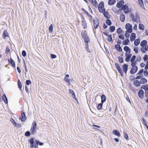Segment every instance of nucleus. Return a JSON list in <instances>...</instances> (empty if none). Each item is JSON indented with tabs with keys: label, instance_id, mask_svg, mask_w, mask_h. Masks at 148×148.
I'll return each instance as SVG.
<instances>
[{
	"label": "nucleus",
	"instance_id": "1",
	"mask_svg": "<svg viewBox=\"0 0 148 148\" xmlns=\"http://www.w3.org/2000/svg\"><path fill=\"white\" fill-rule=\"evenodd\" d=\"M29 142L30 144V148H36L37 147H38L39 143V141L38 140L34 141L33 138L29 140Z\"/></svg>",
	"mask_w": 148,
	"mask_h": 148
},
{
	"label": "nucleus",
	"instance_id": "2",
	"mask_svg": "<svg viewBox=\"0 0 148 148\" xmlns=\"http://www.w3.org/2000/svg\"><path fill=\"white\" fill-rule=\"evenodd\" d=\"M132 20L135 22L139 20V16L138 13L136 12L134 14L131 13L130 16Z\"/></svg>",
	"mask_w": 148,
	"mask_h": 148
},
{
	"label": "nucleus",
	"instance_id": "3",
	"mask_svg": "<svg viewBox=\"0 0 148 148\" xmlns=\"http://www.w3.org/2000/svg\"><path fill=\"white\" fill-rule=\"evenodd\" d=\"M37 129L36 127V123L34 121L32 124L30 131L32 134H34L36 133V131Z\"/></svg>",
	"mask_w": 148,
	"mask_h": 148
},
{
	"label": "nucleus",
	"instance_id": "4",
	"mask_svg": "<svg viewBox=\"0 0 148 148\" xmlns=\"http://www.w3.org/2000/svg\"><path fill=\"white\" fill-rule=\"evenodd\" d=\"M125 28L127 29V32L129 33H131L132 31V26L130 23H127L125 25Z\"/></svg>",
	"mask_w": 148,
	"mask_h": 148
},
{
	"label": "nucleus",
	"instance_id": "5",
	"mask_svg": "<svg viewBox=\"0 0 148 148\" xmlns=\"http://www.w3.org/2000/svg\"><path fill=\"white\" fill-rule=\"evenodd\" d=\"M104 3L103 1L101 2L99 5V10L100 12H103L105 11V9H104Z\"/></svg>",
	"mask_w": 148,
	"mask_h": 148
},
{
	"label": "nucleus",
	"instance_id": "6",
	"mask_svg": "<svg viewBox=\"0 0 148 148\" xmlns=\"http://www.w3.org/2000/svg\"><path fill=\"white\" fill-rule=\"evenodd\" d=\"M19 119L22 121H25L26 119V118L25 116V113L22 112L21 113V116Z\"/></svg>",
	"mask_w": 148,
	"mask_h": 148
},
{
	"label": "nucleus",
	"instance_id": "7",
	"mask_svg": "<svg viewBox=\"0 0 148 148\" xmlns=\"http://www.w3.org/2000/svg\"><path fill=\"white\" fill-rule=\"evenodd\" d=\"M138 70V67L137 66H133L131 68L130 73H131L133 74L136 73Z\"/></svg>",
	"mask_w": 148,
	"mask_h": 148
},
{
	"label": "nucleus",
	"instance_id": "8",
	"mask_svg": "<svg viewBox=\"0 0 148 148\" xmlns=\"http://www.w3.org/2000/svg\"><path fill=\"white\" fill-rule=\"evenodd\" d=\"M93 26L95 29H97L98 26L99 21L97 19H95L93 20Z\"/></svg>",
	"mask_w": 148,
	"mask_h": 148
},
{
	"label": "nucleus",
	"instance_id": "9",
	"mask_svg": "<svg viewBox=\"0 0 148 148\" xmlns=\"http://www.w3.org/2000/svg\"><path fill=\"white\" fill-rule=\"evenodd\" d=\"M125 56L126 58L125 59V60L126 62H129L130 59L131 57L132 56V54L130 53H128L127 52H125Z\"/></svg>",
	"mask_w": 148,
	"mask_h": 148
},
{
	"label": "nucleus",
	"instance_id": "10",
	"mask_svg": "<svg viewBox=\"0 0 148 148\" xmlns=\"http://www.w3.org/2000/svg\"><path fill=\"white\" fill-rule=\"evenodd\" d=\"M115 66H116L117 69L118 71V72L122 76H123V73L122 72V71L121 69V68L120 67V66L119 65V64H115Z\"/></svg>",
	"mask_w": 148,
	"mask_h": 148
},
{
	"label": "nucleus",
	"instance_id": "11",
	"mask_svg": "<svg viewBox=\"0 0 148 148\" xmlns=\"http://www.w3.org/2000/svg\"><path fill=\"white\" fill-rule=\"evenodd\" d=\"M82 25L84 29H86L87 27V25L84 18L82 17Z\"/></svg>",
	"mask_w": 148,
	"mask_h": 148
},
{
	"label": "nucleus",
	"instance_id": "12",
	"mask_svg": "<svg viewBox=\"0 0 148 148\" xmlns=\"http://www.w3.org/2000/svg\"><path fill=\"white\" fill-rule=\"evenodd\" d=\"M124 4V1L123 0L119 1L117 4L116 6L118 8H120L123 6Z\"/></svg>",
	"mask_w": 148,
	"mask_h": 148
},
{
	"label": "nucleus",
	"instance_id": "13",
	"mask_svg": "<svg viewBox=\"0 0 148 148\" xmlns=\"http://www.w3.org/2000/svg\"><path fill=\"white\" fill-rule=\"evenodd\" d=\"M139 97L141 99H142L143 97L144 92L142 90H140L138 92Z\"/></svg>",
	"mask_w": 148,
	"mask_h": 148
},
{
	"label": "nucleus",
	"instance_id": "14",
	"mask_svg": "<svg viewBox=\"0 0 148 148\" xmlns=\"http://www.w3.org/2000/svg\"><path fill=\"white\" fill-rule=\"evenodd\" d=\"M112 134L118 137H120L121 136L120 134L117 130H114L112 132Z\"/></svg>",
	"mask_w": 148,
	"mask_h": 148
},
{
	"label": "nucleus",
	"instance_id": "15",
	"mask_svg": "<svg viewBox=\"0 0 148 148\" xmlns=\"http://www.w3.org/2000/svg\"><path fill=\"white\" fill-rule=\"evenodd\" d=\"M124 50L126 52H127L128 53H131V49L129 47L127 46H125L123 48Z\"/></svg>",
	"mask_w": 148,
	"mask_h": 148
},
{
	"label": "nucleus",
	"instance_id": "16",
	"mask_svg": "<svg viewBox=\"0 0 148 148\" xmlns=\"http://www.w3.org/2000/svg\"><path fill=\"white\" fill-rule=\"evenodd\" d=\"M123 72L126 74L128 70V65L126 64H124L123 65Z\"/></svg>",
	"mask_w": 148,
	"mask_h": 148
},
{
	"label": "nucleus",
	"instance_id": "17",
	"mask_svg": "<svg viewBox=\"0 0 148 148\" xmlns=\"http://www.w3.org/2000/svg\"><path fill=\"white\" fill-rule=\"evenodd\" d=\"M8 61L11 65L12 67H15V64L14 61L11 58H10L8 60Z\"/></svg>",
	"mask_w": 148,
	"mask_h": 148
},
{
	"label": "nucleus",
	"instance_id": "18",
	"mask_svg": "<svg viewBox=\"0 0 148 148\" xmlns=\"http://www.w3.org/2000/svg\"><path fill=\"white\" fill-rule=\"evenodd\" d=\"M140 82L137 80H135L134 82V84L135 86L139 87L140 86Z\"/></svg>",
	"mask_w": 148,
	"mask_h": 148
},
{
	"label": "nucleus",
	"instance_id": "19",
	"mask_svg": "<svg viewBox=\"0 0 148 148\" xmlns=\"http://www.w3.org/2000/svg\"><path fill=\"white\" fill-rule=\"evenodd\" d=\"M136 38V34L134 33L131 34L130 36V40L131 41H133Z\"/></svg>",
	"mask_w": 148,
	"mask_h": 148
},
{
	"label": "nucleus",
	"instance_id": "20",
	"mask_svg": "<svg viewBox=\"0 0 148 148\" xmlns=\"http://www.w3.org/2000/svg\"><path fill=\"white\" fill-rule=\"evenodd\" d=\"M120 18L121 21L123 22L125 21V16L123 14H121L120 16Z\"/></svg>",
	"mask_w": 148,
	"mask_h": 148
},
{
	"label": "nucleus",
	"instance_id": "21",
	"mask_svg": "<svg viewBox=\"0 0 148 148\" xmlns=\"http://www.w3.org/2000/svg\"><path fill=\"white\" fill-rule=\"evenodd\" d=\"M81 35L82 38L88 37L86 30L82 31L81 32Z\"/></svg>",
	"mask_w": 148,
	"mask_h": 148
},
{
	"label": "nucleus",
	"instance_id": "22",
	"mask_svg": "<svg viewBox=\"0 0 148 148\" xmlns=\"http://www.w3.org/2000/svg\"><path fill=\"white\" fill-rule=\"evenodd\" d=\"M69 92L70 93L72 94L73 97L74 99H75L76 100H77V99L75 97V95L73 91L71 89H69Z\"/></svg>",
	"mask_w": 148,
	"mask_h": 148
},
{
	"label": "nucleus",
	"instance_id": "23",
	"mask_svg": "<svg viewBox=\"0 0 148 148\" xmlns=\"http://www.w3.org/2000/svg\"><path fill=\"white\" fill-rule=\"evenodd\" d=\"M85 43V49L86 50L88 53L91 52V50L88 47V43Z\"/></svg>",
	"mask_w": 148,
	"mask_h": 148
},
{
	"label": "nucleus",
	"instance_id": "24",
	"mask_svg": "<svg viewBox=\"0 0 148 148\" xmlns=\"http://www.w3.org/2000/svg\"><path fill=\"white\" fill-rule=\"evenodd\" d=\"M3 38L4 39H5V38L7 37L8 36V34L6 30H5L4 31L3 34Z\"/></svg>",
	"mask_w": 148,
	"mask_h": 148
},
{
	"label": "nucleus",
	"instance_id": "25",
	"mask_svg": "<svg viewBox=\"0 0 148 148\" xmlns=\"http://www.w3.org/2000/svg\"><path fill=\"white\" fill-rule=\"evenodd\" d=\"M115 47L116 49V50L119 52H121L122 51V49L120 45H115Z\"/></svg>",
	"mask_w": 148,
	"mask_h": 148
},
{
	"label": "nucleus",
	"instance_id": "26",
	"mask_svg": "<svg viewBox=\"0 0 148 148\" xmlns=\"http://www.w3.org/2000/svg\"><path fill=\"white\" fill-rule=\"evenodd\" d=\"M2 99L4 102L7 104L8 103V99L7 97L5 94H4L3 95Z\"/></svg>",
	"mask_w": 148,
	"mask_h": 148
},
{
	"label": "nucleus",
	"instance_id": "27",
	"mask_svg": "<svg viewBox=\"0 0 148 148\" xmlns=\"http://www.w3.org/2000/svg\"><path fill=\"white\" fill-rule=\"evenodd\" d=\"M116 3V0H109L108 2V5H111L114 4Z\"/></svg>",
	"mask_w": 148,
	"mask_h": 148
},
{
	"label": "nucleus",
	"instance_id": "28",
	"mask_svg": "<svg viewBox=\"0 0 148 148\" xmlns=\"http://www.w3.org/2000/svg\"><path fill=\"white\" fill-rule=\"evenodd\" d=\"M147 43V42L146 40H143L141 42L140 45L141 47H143L146 45Z\"/></svg>",
	"mask_w": 148,
	"mask_h": 148
},
{
	"label": "nucleus",
	"instance_id": "29",
	"mask_svg": "<svg viewBox=\"0 0 148 148\" xmlns=\"http://www.w3.org/2000/svg\"><path fill=\"white\" fill-rule=\"evenodd\" d=\"M140 84H144L147 82V80L145 78H142L140 80Z\"/></svg>",
	"mask_w": 148,
	"mask_h": 148
},
{
	"label": "nucleus",
	"instance_id": "30",
	"mask_svg": "<svg viewBox=\"0 0 148 148\" xmlns=\"http://www.w3.org/2000/svg\"><path fill=\"white\" fill-rule=\"evenodd\" d=\"M101 102L103 103L106 101V98L105 95H102L101 96Z\"/></svg>",
	"mask_w": 148,
	"mask_h": 148
},
{
	"label": "nucleus",
	"instance_id": "31",
	"mask_svg": "<svg viewBox=\"0 0 148 148\" xmlns=\"http://www.w3.org/2000/svg\"><path fill=\"white\" fill-rule=\"evenodd\" d=\"M140 43V40L138 39H136L134 41V45L136 46H138Z\"/></svg>",
	"mask_w": 148,
	"mask_h": 148
},
{
	"label": "nucleus",
	"instance_id": "32",
	"mask_svg": "<svg viewBox=\"0 0 148 148\" xmlns=\"http://www.w3.org/2000/svg\"><path fill=\"white\" fill-rule=\"evenodd\" d=\"M129 42V40L127 38L126 40H124L123 41V44L124 45H128Z\"/></svg>",
	"mask_w": 148,
	"mask_h": 148
},
{
	"label": "nucleus",
	"instance_id": "33",
	"mask_svg": "<svg viewBox=\"0 0 148 148\" xmlns=\"http://www.w3.org/2000/svg\"><path fill=\"white\" fill-rule=\"evenodd\" d=\"M90 1L92 4L95 6L97 5V3L96 0H89Z\"/></svg>",
	"mask_w": 148,
	"mask_h": 148
},
{
	"label": "nucleus",
	"instance_id": "34",
	"mask_svg": "<svg viewBox=\"0 0 148 148\" xmlns=\"http://www.w3.org/2000/svg\"><path fill=\"white\" fill-rule=\"evenodd\" d=\"M142 88L144 89L145 90V92L146 91H148V84L143 85Z\"/></svg>",
	"mask_w": 148,
	"mask_h": 148
},
{
	"label": "nucleus",
	"instance_id": "35",
	"mask_svg": "<svg viewBox=\"0 0 148 148\" xmlns=\"http://www.w3.org/2000/svg\"><path fill=\"white\" fill-rule=\"evenodd\" d=\"M104 16L107 18H109V16L108 14V13L105 12V11H104L103 12Z\"/></svg>",
	"mask_w": 148,
	"mask_h": 148
},
{
	"label": "nucleus",
	"instance_id": "36",
	"mask_svg": "<svg viewBox=\"0 0 148 148\" xmlns=\"http://www.w3.org/2000/svg\"><path fill=\"white\" fill-rule=\"evenodd\" d=\"M115 27L114 26H111L110 27V31L111 32H113L115 30Z\"/></svg>",
	"mask_w": 148,
	"mask_h": 148
},
{
	"label": "nucleus",
	"instance_id": "37",
	"mask_svg": "<svg viewBox=\"0 0 148 148\" xmlns=\"http://www.w3.org/2000/svg\"><path fill=\"white\" fill-rule=\"evenodd\" d=\"M139 29L141 30H144L145 27L142 24H139Z\"/></svg>",
	"mask_w": 148,
	"mask_h": 148
},
{
	"label": "nucleus",
	"instance_id": "38",
	"mask_svg": "<svg viewBox=\"0 0 148 148\" xmlns=\"http://www.w3.org/2000/svg\"><path fill=\"white\" fill-rule=\"evenodd\" d=\"M83 39L84 40L85 43H88L90 42V40L88 37L84 38Z\"/></svg>",
	"mask_w": 148,
	"mask_h": 148
},
{
	"label": "nucleus",
	"instance_id": "39",
	"mask_svg": "<svg viewBox=\"0 0 148 148\" xmlns=\"http://www.w3.org/2000/svg\"><path fill=\"white\" fill-rule=\"evenodd\" d=\"M53 25L52 24L51 25L49 28V31L50 32H52L53 31Z\"/></svg>",
	"mask_w": 148,
	"mask_h": 148
},
{
	"label": "nucleus",
	"instance_id": "40",
	"mask_svg": "<svg viewBox=\"0 0 148 148\" xmlns=\"http://www.w3.org/2000/svg\"><path fill=\"white\" fill-rule=\"evenodd\" d=\"M128 8V6L127 4H125L123 5L121 7L122 10H125L127 9Z\"/></svg>",
	"mask_w": 148,
	"mask_h": 148
},
{
	"label": "nucleus",
	"instance_id": "41",
	"mask_svg": "<svg viewBox=\"0 0 148 148\" xmlns=\"http://www.w3.org/2000/svg\"><path fill=\"white\" fill-rule=\"evenodd\" d=\"M124 136L125 138L127 140H129L128 138V136L126 132H124Z\"/></svg>",
	"mask_w": 148,
	"mask_h": 148
},
{
	"label": "nucleus",
	"instance_id": "42",
	"mask_svg": "<svg viewBox=\"0 0 148 148\" xmlns=\"http://www.w3.org/2000/svg\"><path fill=\"white\" fill-rule=\"evenodd\" d=\"M107 39L109 42L112 41V35H109L107 38Z\"/></svg>",
	"mask_w": 148,
	"mask_h": 148
},
{
	"label": "nucleus",
	"instance_id": "43",
	"mask_svg": "<svg viewBox=\"0 0 148 148\" xmlns=\"http://www.w3.org/2000/svg\"><path fill=\"white\" fill-rule=\"evenodd\" d=\"M102 103H100L98 105L97 108L98 110H101L102 108Z\"/></svg>",
	"mask_w": 148,
	"mask_h": 148
},
{
	"label": "nucleus",
	"instance_id": "44",
	"mask_svg": "<svg viewBox=\"0 0 148 148\" xmlns=\"http://www.w3.org/2000/svg\"><path fill=\"white\" fill-rule=\"evenodd\" d=\"M64 80L68 83L69 84H70V79L68 77H65L64 78Z\"/></svg>",
	"mask_w": 148,
	"mask_h": 148
},
{
	"label": "nucleus",
	"instance_id": "45",
	"mask_svg": "<svg viewBox=\"0 0 148 148\" xmlns=\"http://www.w3.org/2000/svg\"><path fill=\"white\" fill-rule=\"evenodd\" d=\"M106 23L109 25H110L111 24V21L109 19L107 20L106 22Z\"/></svg>",
	"mask_w": 148,
	"mask_h": 148
},
{
	"label": "nucleus",
	"instance_id": "46",
	"mask_svg": "<svg viewBox=\"0 0 148 148\" xmlns=\"http://www.w3.org/2000/svg\"><path fill=\"white\" fill-rule=\"evenodd\" d=\"M122 30L120 28H119L116 30L117 33L118 34H121L122 33Z\"/></svg>",
	"mask_w": 148,
	"mask_h": 148
},
{
	"label": "nucleus",
	"instance_id": "47",
	"mask_svg": "<svg viewBox=\"0 0 148 148\" xmlns=\"http://www.w3.org/2000/svg\"><path fill=\"white\" fill-rule=\"evenodd\" d=\"M136 58V56L135 55H133L132 56L131 59L130 60V61L131 62H134V60H135Z\"/></svg>",
	"mask_w": 148,
	"mask_h": 148
},
{
	"label": "nucleus",
	"instance_id": "48",
	"mask_svg": "<svg viewBox=\"0 0 148 148\" xmlns=\"http://www.w3.org/2000/svg\"><path fill=\"white\" fill-rule=\"evenodd\" d=\"M18 86L19 88L21 89L22 87V85L21 81L19 79L18 80Z\"/></svg>",
	"mask_w": 148,
	"mask_h": 148
},
{
	"label": "nucleus",
	"instance_id": "49",
	"mask_svg": "<svg viewBox=\"0 0 148 148\" xmlns=\"http://www.w3.org/2000/svg\"><path fill=\"white\" fill-rule=\"evenodd\" d=\"M138 2L141 6L143 7L144 6L143 2L142 0H138Z\"/></svg>",
	"mask_w": 148,
	"mask_h": 148
},
{
	"label": "nucleus",
	"instance_id": "50",
	"mask_svg": "<svg viewBox=\"0 0 148 148\" xmlns=\"http://www.w3.org/2000/svg\"><path fill=\"white\" fill-rule=\"evenodd\" d=\"M30 132L27 131L25 132V135L27 136H30Z\"/></svg>",
	"mask_w": 148,
	"mask_h": 148
},
{
	"label": "nucleus",
	"instance_id": "51",
	"mask_svg": "<svg viewBox=\"0 0 148 148\" xmlns=\"http://www.w3.org/2000/svg\"><path fill=\"white\" fill-rule=\"evenodd\" d=\"M10 121L13 123V124L15 125H16V124L15 121H14V120L12 118H11L10 119Z\"/></svg>",
	"mask_w": 148,
	"mask_h": 148
},
{
	"label": "nucleus",
	"instance_id": "52",
	"mask_svg": "<svg viewBox=\"0 0 148 148\" xmlns=\"http://www.w3.org/2000/svg\"><path fill=\"white\" fill-rule=\"evenodd\" d=\"M143 59L145 61H147L148 60V55H145L143 58Z\"/></svg>",
	"mask_w": 148,
	"mask_h": 148
},
{
	"label": "nucleus",
	"instance_id": "53",
	"mask_svg": "<svg viewBox=\"0 0 148 148\" xmlns=\"http://www.w3.org/2000/svg\"><path fill=\"white\" fill-rule=\"evenodd\" d=\"M138 76L136 77L135 79H141L142 77V76L140 74L139 75H137Z\"/></svg>",
	"mask_w": 148,
	"mask_h": 148
},
{
	"label": "nucleus",
	"instance_id": "54",
	"mask_svg": "<svg viewBox=\"0 0 148 148\" xmlns=\"http://www.w3.org/2000/svg\"><path fill=\"white\" fill-rule=\"evenodd\" d=\"M119 38L121 39V40H123L124 38V37L123 34H121L119 36Z\"/></svg>",
	"mask_w": 148,
	"mask_h": 148
},
{
	"label": "nucleus",
	"instance_id": "55",
	"mask_svg": "<svg viewBox=\"0 0 148 148\" xmlns=\"http://www.w3.org/2000/svg\"><path fill=\"white\" fill-rule=\"evenodd\" d=\"M22 56L24 57H25L26 56V52L25 51H22Z\"/></svg>",
	"mask_w": 148,
	"mask_h": 148
},
{
	"label": "nucleus",
	"instance_id": "56",
	"mask_svg": "<svg viewBox=\"0 0 148 148\" xmlns=\"http://www.w3.org/2000/svg\"><path fill=\"white\" fill-rule=\"evenodd\" d=\"M128 33V32H127V31H126L125 36L127 38H129L130 36V34Z\"/></svg>",
	"mask_w": 148,
	"mask_h": 148
},
{
	"label": "nucleus",
	"instance_id": "57",
	"mask_svg": "<svg viewBox=\"0 0 148 148\" xmlns=\"http://www.w3.org/2000/svg\"><path fill=\"white\" fill-rule=\"evenodd\" d=\"M31 83V82L30 80H27L26 81V84L27 85H29Z\"/></svg>",
	"mask_w": 148,
	"mask_h": 148
},
{
	"label": "nucleus",
	"instance_id": "58",
	"mask_svg": "<svg viewBox=\"0 0 148 148\" xmlns=\"http://www.w3.org/2000/svg\"><path fill=\"white\" fill-rule=\"evenodd\" d=\"M134 51L136 53H137L138 52V48L136 47H134Z\"/></svg>",
	"mask_w": 148,
	"mask_h": 148
},
{
	"label": "nucleus",
	"instance_id": "59",
	"mask_svg": "<svg viewBox=\"0 0 148 148\" xmlns=\"http://www.w3.org/2000/svg\"><path fill=\"white\" fill-rule=\"evenodd\" d=\"M143 69H141L140 71H139L138 73L137 74V75H141V74L143 73Z\"/></svg>",
	"mask_w": 148,
	"mask_h": 148
},
{
	"label": "nucleus",
	"instance_id": "60",
	"mask_svg": "<svg viewBox=\"0 0 148 148\" xmlns=\"http://www.w3.org/2000/svg\"><path fill=\"white\" fill-rule=\"evenodd\" d=\"M119 60L120 62L121 63H122L123 62V58L121 57H119Z\"/></svg>",
	"mask_w": 148,
	"mask_h": 148
},
{
	"label": "nucleus",
	"instance_id": "61",
	"mask_svg": "<svg viewBox=\"0 0 148 148\" xmlns=\"http://www.w3.org/2000/svg\"><path fill=\"white\" fill-rule=\"evenodd\" d=\"M93 126L94 127V129H97L96 127H97L98 128H99L100 127V126L98 125H93Z\"/></svg>",
	"mask_w": 148,
	"mask_h": 148
},
{
	"label": "nucleus",
	"instance_id": "62",
	"mask_svg": "<svg viewBox=\"0 0 148 148\" xmlns=\"http://www.w3.org/2000/svg\"><path fill=\"white\" fill-rule=\"evenodd\" d=\"M124 10V12L125 14H127L129 12V9L128 8Z\"/></svg>",
	"mask_w": 148,
	"mask_h": 148
},
{
	"label": "nucleus",
	"instance_id": "63",
	"mask_svg": "<svg viewBox=\"0 0 148 148\" xmlns=\"http://www.w3.org/2000/svg\"><path fill=\"white\" fill-rule=\"evenodd\" d=\"M51 57L52 58H55L56 57V56L55 54H51Z\"/></svg>",
	"mask_w": 148,
	"mask_h": 148
},
{
	"label": "nucleus",
	"instance_id": "64",
	"mask_svg": "<svg viewBox=\"0 0 148 148\" xmlns=\"http://www.w3.org/2000/svg\"><path fill=\"white\" fill-rule=\"evenodd\" d=\"M10 51V49L8 47H7L6 48V50L5 51V53H7Z\"/></svg>",
	"mask_w": 148,
	"mask_h": 148
}]
</instances>
